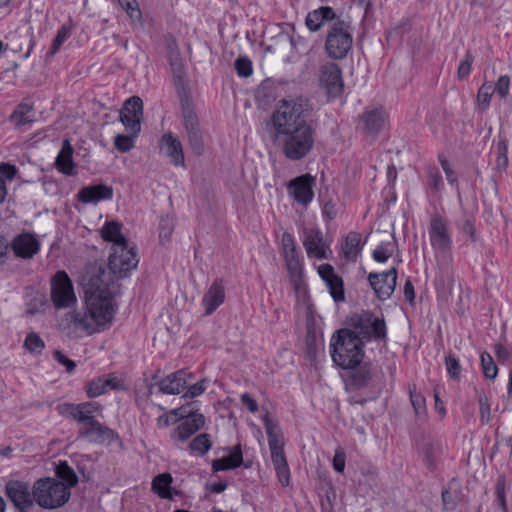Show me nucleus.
<instances>
[{"instance_id": "obj_33", "label": "nucleus", "mask_w": 512, "mask_h": 512, "mask_svg": "<svg viewBox=\"0 0 512 512\" xmlns=\"http://www.w3.org/2000/svg\"><path fill=\"white\" fill-rule=\"evenodd\" d=\"M361 245V235L357 232H350L345 240L342 250L348 260L356 259Z\"/></svg>"}, {"instance_id": "obj_55", "label": "nucleus", "mask_w": 512, "mask_h": 512, "mask_svg": "<svg viewBox=\"0 0 512 512\" xmlns=\"http://www.w3.org/2000/svg\"><path fill=\"white\" fill-rule=\"evenodd\" d=\"M472 62H473V57L468 52L465 56V59L463 61H461L460 65L458 67L457 76H458L459 80H463L469 75Z\"/></svg>"}, {"instance_id": "obj_64", "label": "nucleus", "mask_w": 512, "mask_h": 512, "mask_svg": "<svg viewBox=\"0 0 512 512\" xmlns=\"http://www.w3.org/2000/svg\"><path fill=\"white\" fill-rule=\"evenodd\" d=\"M281 244H282V251H283V253L291 252V251L296 250V245H295L294 238L288 232H284L282 234Z\"/></svg>"}, {"instance_id": "obj_29", "label": "nucleus", "mask_w": 512, "mask_h": 512, "mask_svg": "<svg viewBox=\"0 0 512 512\" xmlns=\"http://www.w3.org/2000/svg\"><path fill=\"white\" fill-rule=\"evenodd\" d=\"M121 228L122 225L119 222H106L101 228V237L105 241L112 242V248L117 246L118 243L125 244L127 243V240L121 233Z\"/></svg>"}, {"instance_id": "obj_19", "label": "nucleus", "mask_w": 512, "mask_h": 512, "mask_svg": "<svg viewBox=\"0 0 512 512\" xmlns=\"http://www.w3.org/2000/svg\"><path fill=\"white\" fill-rule=\"evenodd\" d=\"M160 149L169 158L171 164L175 166L185 165L182 143L174 134L169 132L161 137Z\"/></svg>"}, {"instance_id": "obj_7", "label": "nucleus", "mask_w": 512, "mask_h": 512, "mask_svg": "<svg viewBox=\"0 0 512 512\" xmlns=\"http://www.w3.org/2000/svg\"><path fill=\"white\" fill-rule=\"evenodd\" d=\"M349 324L354 329L352 332L362 341L385 340L387 336L386 324L383 318H379L371 312L361 311L349 317Z\"/></svg>"}, {"instance_id": "obj_3", "label": "nucleus", "mask_w": 512, "mask_h": 512, "mask_svg": "<svg viewBox=\"0 0 512 512\" xmlns=\"http://www.w3.org/2000/svg\"><path fill=\"white\" fill-rule=\"evenodd\" d=\"M61 413L73 420L83 423L79 434L82 437H94L95 441L111 439L114 436L113 430L103 426L95 419V413L101 411V405L97 402H83L79 404H64Z\"/></svg>"}, {"instance_id": "obj_47", "label": "nucleus", "mask_w": 512, "mask_h": 512, "mask_svg": "<svg viewBox=\"0 0 512 512\" xmlns=\"http://www.w3.org/2000/svg\"><path fill=\"white\" fill-rule=\"evenodd\" d=\"M457 227L465 234L469 235L470 238L475 240V227H474V217L466 212L463 213L461 219L456 222Z\"/></svg>"}, {"instance_id": "obj_24", "label": "nucleus", "mask_w": 512, "mask_h": 512, "mask_svg": "<svg viewBox=\"0 0 512 512\" xmlns=\"http://www.w3.org/2000/svg\"><path fill=\"white\" fill-rule=\"evenodd\" d=\"M113 196V188L105 184L87 186L77 194V198L84 204L97 203L102 200H110Z\"/></svg>"}, {"instance_id": "obj_63", "label": "nucleus", "mask_w": 512, "mask_h": 512, "mask_svg": "<svg viewBox=\"0 0 512 512\" xmlns=\"http://www.w3.org/2000/svg\"><path fill=\"white\" fill-rule=\"evenodd\" d=\"M333 468L340 473L345 469V453L341 448H338L335 451L333 458Z\"/></svg>"}, {"instance_id": "obj_15", "label": "nucleus", "mask_w": 512, "mask_h": 512, "mask_svg": "<svg viewBox=\"0 0 512 512\" xmlns=\"http://www.w3.org/2000/svg\"><path fill=\"white\" fill-rule=\"evenodd\" d=\"M320 84L328 94L336 96L343 90V80L340 67L333 62L325 63L320 68Z\"/></svg>"}, {"instance_id": "obj_38", "label": "nucleus", "mask_w": 512, "mask_h": 512, "mask_svg": "<svg viewBox=\"0 0 512 512\" xmlns=\"http://www.w3.org/2000/svg\"><path fill=\"white\" fill-rule=\"evenodd\" d=\"M409 393H410V401L413 406L415 415L420 419L425 418L426 411H427L425 398L420 393H418L416 391L415 385L410 386Z\"/></svg>"}, {"instance_id": "obj_14", "label": "nucleus", "mask_w": 512, "mask_h": 512, "mask_svg": "<svg viewBox=\"0 0 512 512\" xmlns=\"http://www.w3.org/2000/svg\"><path fill=\"white\" fill-rule=\"evenodd\" d=\"M143 112V102L137 97L129 98L121 111L120 120L122 124L136 136L141 129V116Z\"/></svg>"}, {"instance_id": "obj_57", "label": "nucleus", "mask_w": 512, "mask_h": 512, "mask_svg": "<svg viewBox=\"0 0 512 512\" xmlns=\"http://www.w3.org/2000/svg\"><path fill=\"white\" fill-rule=\"evenodd\" d=\"M206 379H203L188 387V390L183 395L184 398H194L201 395L206 390Z\"/></svg>"}, {"instance_id": "obj_26", "label": "nucleus", "mask_w": 512, "mask_h": 512, "mask_svg": "<svg viewBox=\"0 0 512 512\" xmlns=\"http://www.w3.org/2000/svg\"><path fill=\"white\" fill-rule=\"evenodd\" d=\"M72 154L73 147L68 140H65L55 160V166L58 171L68 176L76 174V165L73 161Z\"/></svg>"}, {"instance_id": "obj_23", "label": "nucleus", "mask_w": 512, "mask_h": 512, "mask_svg": "<svg viewBox=\"0 0 512 512\" xmlns=\"http://www.w3.org/2000/svg\"><path fill=\"white\" fill-rule=\"evenodd\" d=\"M225 300V289L222 280L216 279L202 298L205 315H211Z\"/></svg>"}, {"instance_id": "obj_50", "label": "nucleus", "mask_w": 512, "mask_h": 512, "mask_svg": "<svg viewBox=\"0 0 512 512\" xmlns=\"http://www.w3.org/2000/svg\"><path fill=\"white\" fill-rule=\"evenodd\" d=\"M134 135L119 134L114 138L115 147L121 152H128L133 148Z\"/></svg>"}, {"instance_id": "obj_48", "label": "nucleus", "mask_w": 512, "mask_h": 512, "mask_svg": "<svg viewBox=\"0 0 512 512\" xmlns=\"http://www.w3.org/2000/svg\"><path fill=\"white\" fill-rule=\"evenodd\" d=\"M71 34V28L67 25H63L57 32V35L52 43L50 54L54 55L58 52L61 45L69 38Z\"/></svg>"}, {"instance_id": "obj_44", "label": "nucleus", "mask_w": 512, "mask_h": 512, "mask_svg": "<svg viewBox=\"0 0 512 512\" xmlns=\"http://www.w3.org/2000/svg\"><path fill=\"white\" fill-rule=\"evenodd\" d=\"M24 347L30 352V353H41L43 349L45 348L44 341L41 339V337L35 333L30 332L27 334L25 340H24Z\"/></svg>"}, {"instance_id": "obj_58", "label": "nucleus", "mask_w": 512, "mask_h": 512, "mask_svg": "<svg viewBox=\"0 0 512 512\" xmlns=\"http://www.w3.org/2000/svg\"><path fill=\"white\" fill-rule=\"evenodd\" d=\"M170 65L172 67L173 73L180 80L183 74V63L177 52H171Z\"/></svg>"}, {"instance_id": "obj_51", "label": "nucleus", "mask_w": 512, "mask_h": 512, "mask_svg": "<svg viewBox=\"0 0 512 512\" xmlns=\"http://www.w3.org/2000/svg\"><path fill=\"white\" fill-rule=\"evenodd\" d=\"M505 477L499 476L496 482V495H497V501L499 506L501 507V510L503 512H507V504L505 499Z\"/></svg>"}, {"instance_id": "obj_22", "label": "nucleus", "mask_w": 512, "mask_h": 512, "mask_svg": "<svg viewBox=\"0 0 512 512\" xmlns=\"http://www.w3.org/2000/svg\"><path fill=\"white\" fill-rule=\"evenodd\" d=\"M191 379V374L179 370L166 376L159 382V390L165 394H180Z\"/></svg>"}, {"instance_id": "obj_12", "label": "nucleus", "mask_w": 512, "mask_h": 512, "mask_svg": "<svg viewBox=\"0 0 512 512\" xmlns=\"http://www.w3.org/2000/svg\"><path fill=\"white\" fill-rule=\"evenodd\" d=\"M5 494L12 504L20 511H29L35 502L34 485L19 480H10L5 485Z\"/></svg>"}, {"instance_id": "obj_6", "label": "nucleus", "mask_w": 512, "mask_h": 512, "mask_svg": "<svg viewBox=\"0 0 512 512\" xmlns=\"http://www.w3.org/2000/svg\"><path fill=\"white\" fill-rule=\"evenodd\" d=\"M35 502L44 509L62 507L70 498L68 487L54 478H40L34 483Z\"/></svg>"}, {"instance_id": "obj_56", "label": "nucleus", "mask_w": 512, "mask_h": 512, "mask_svg": "<svg viewBox=\"0 0 512 512\" xmlns=\"http://www.w3.org/2000/svg\"><path fill=\"white\" fill-rule=\"evenodd\" d=\"M131 18H138L141 14L136 0H118Z\"/></svg>"}, {"instance_id": "obj_60", "label": "nucleus", "mask_w": 512, "mask_h": 512, "mask_svg": "<svg viewBox=\"0 0 512 512\" xmlns=\"http://www.w3.org/2000/svg\"><path fill=\"white\" fill-rule=\"evenodd\" d=\"M54 359L59 362L61 365H63L67 372L71 373L74 371L76 364L73 360L66 357L61 351L56 350L53 353Z\"/></svg>"}, {"instance_id": "obj_20", "label": "nucleus", "mask_w": 512, "mask_h": 512, "mask_svg": "<svg viewBox=\"0 0 512 512\" xmlns=\"http://www.w3.org/2000/svg\"><path fill=\"white\" fill-rule=\"evenodd\" d=\"M303 245L309 257L326 259L327 246L324 242L322 232L318 229H305Z\"/></svg>"}, {"instance_id": "obj_9", "label": "nucleus", "mask_w": 512, "mask_h": 512, "mask_svg": "<svg viewBox=\"0 0 512 512\" xmlns=\"http://www.w3.org/2000/svg\"><path fill=\"white\" fill-rule=\"evenodd\" d=\"M352 42L350 24L344 20H337L328 30L325 49L331 58L342 59L351 49Z\"/></svg>"}, {"instance_id": "obj_43", "label": "nucleus", "mask_w": 512, "mask_h": 512, "mask_svg": "<svg viewBox=\"0 0 512 512\" xmlns=\"http://www.w3.org/2000/svg\"><path fill=\"white\" fill-rule=\"evenodd\" d=\"M481 366L485 378L493 380L496 378L498 368L489 353L483 352L481 354Z\"/></svg>"}, {"instance_id": "obj_1", "label": "nucleus", "mask_w": 512, "mask_h": 512, "mask_svg": "<svg viewBox=\"0 0 512 512\" xmlns=\"http://www.w3.org/2000/svg\"><path fill=\"white\" fill-rule=\"evenodd\" d=\"M310 105L306 98L280 99L270 118L273 141L286 158L297 161L314 146V131L309 121Z\"/></svg>"}, {"instance_id": "obj_8", "label": "nucleus", "mask_w": 512, "mask_h": 512, "mask_svg": "<svg viewBox=\"0 0 512 512\" xmlns=\"http://www.w3.org/2000/svg\"><path fill=\"white\" fill-rule=\"evenodd\" d=\"M428 233L438 262L448 263L451 260L452 238L447 221L434 214L430 220Z\"/></svg>"}, {"instance_id": "obj_36", "label": "nucleus", "mask_w": 512, "mask_h": 512, "mask_svg": "<svg viewBox=\"0 0 512 512\" xmlns=\"http://www.w3.org/2000/svg\"><path fill=\"white\" fill-rule=\"evenodd\" d=\"M172 476L168 473L159 474L152 482L153 490L162 498H171L170 484Z\"/></svg>"}, {"instance_id": "obj_45", "label": "nucleus", "mask_w": 512, "mask_h": 512, "mask_svg": "<svg viewBox=\"0 0 512 512\" xmlns=\"http://www.w3.org/2000/svg\"><path fill=\"white\" fill-rule=\"evenodd\" d=\"M493 92L494 90L491 84L484 83L479 88L477 94V106L480 110H485L489 107Z\"/></svg>"}, {"instance_id": "obj_40", "label": "nucleus", "mask_w": 512, "mask_h": 512, "mask_svg": "<svg viewBox=\"0 0 512 512\" xmlns=\"http://www.w3.org/2000/svg\"><path fill=\"white\" fill-rule=\"evenodd\" d=\"M371 378L372 374L370 367L367 364H365L351 374L350 381L354 387L361 388L366 386L371 380Z\"/></svg>"}, {"instance_id": "obj_11", "label": "nucleus", "mask_w": 512, "mask_h": 512, "mask_svg": "<svg viewBox=\"0 0 512 512\" xmlns=\"http://www.w3.org/2000/svg\"><path fill=\"white\" fill-rule=\"evenodd\" d=\"M51 300L56 309L73 306L76 301L73 283L65 271H58L51 279Z\"/></svg>"}, {"instance_id": "obj_39", "label": "nucleus", "mask_w": 512, "mask_h": 512, "mask_svg": "<svg viewBox=\"0 0 512 512\" xmlns=\"http://www.w3.org/2000/svg\"><path fill=\"white\" fill-rule=\"evenodd\" d=\"M211 446L210 435L207 433L197 435L189 444L190 450L200 455H205L211 449Z\"/></svg>"}, {"instance_id": "obj_25", "label": "nucleus", "mask_w": 512, "mask_h": 512, "mask_svg": "<svg viewBox=\"0 0 512 512\" xmlns=\"http://www.w3.org/2000/svg\"><path fill=\"white\" fill-rule=\"evenodd\" d=\"M14 253L21 258H32L40 249L39 241L29 233L18 235L12 244Z\"/></svg>"}, {"instance_id": "obj_28", "label": "nucleus", "mask_w": 512, "mask_h": 512, "mask_svg": "<svg viewBox=\"0 0 512 512\" xmlns=\"http://www.w3.org/2000/svg\"><path fill=\"white\" fill-rule=\"evenodd\" d=\"M243 463L242 450L240 445H236L231 451L230 455L215 459L212 462V469L214 472L234 469Z\"/></svg>"}, {"instance_id": "obj_30", "label": "nucleus", "mask_w": 512, "mask_h": 512, "mask_svg": "<svg viewBox=\"0 0 512 512\" xmlns=\"http://www.w3.org/2000/svg\"><path fill=\"white\" fill-rule=\"evenodd\" d=\"M10 120L17 128H21L33 122L34 113L32 106L27 103L19 104L12 113Z\"/></svg>"}, {"instance_id": "obj_35", "label": "nucleus", "mask_w": 512, "mask_h": 512, "mask_svg": "<svg viewBox=\"0 0 512 512\" xmlns=\"http://www.w3.org/2000/svg\"><path fill=\"white\" fill-rule=\"evenodd\" d=\"M56 476L61 479L70 491L78 483V476L75 471L67 464V462H60L56 467Z\"/></svg>"}, {"instance_id": "obj_52", "label": "nucleus", "mask_w": 512, "mask_h": 512, "mask_svg": "<svg viewBox=\"0 0 512 512\" xmlns=\"http://www.w3.org/2000/svg\"><path fill=\"white\" fill-rule=\"evenodd\" d=\"M235 69L240 77H248L252 74V63L247 58H238L235 61Z\"/></svg>"}, {"instance_id": "obj_31", "label": "nucleus", "mask_w": 512, "mask_h": 512, "mask_svg": "<svg viewBox=\"0 0 512 512\" xmlns=\"http://www.w3.org/2000/svg\"><path fill=\"white\" fill-rule=\"evenodd\" d=\"M181 115L182 123L185 130L200 127L198 116L195 112L194 106L188 99H181Z\"/></svg>"}, {"instance_id": "obj_37", "label": "nucleus", "mask_w": 512, "mask_h": 512, "mask_svg": "<svg viewBox=\"0 0 512 512\" xmlns=\"http://www.w3.org/2000/svg\"><path fill=\"white\" fill-rule=\"evenodd\" d=\"M190 148L195 155H201L204 152L203 134L200 127L191 130H185Z\"/></svg>"}, {"instance_id": "obj_2", "label": "nucleus", "mask_w": 512, "mask_h": 512, "mask_svg": "<svg viewBox=\"0 0 512 512\" xmlns=\"http://www.w3.org/2000/svg\"><path fill=\"white\" fill-rule=\"evenodd\" d=\"M86 289V309L70 314L76 329L88 335L96 333L111 323L115 303L114 296L119 285L102 266H91L84 278Z\"/></svg>"}, {"instance_id": "obj_62", "label": "nucleus", "mask_w": 512, "mask_h": 512, "mask_svg": "<svg viewBox=\"0 0 512 512\" xmlns=\"http://www.w3.org/2000/svg\"><path fill=\"white\" fill-rule=\"evenodd\" d=\"M479 408H480V420L483 424H486L490 420V405L488 403L487 398L484 396H480L479 398Z\"/></svg>"}, {"instance_id": "obj_54", "label": "nucleus", "mask_w": 512, "mask_h": 512, "mask_svg": "<svg viewBox=\"0 0 512 512\" xmlns=\"http://www.w3.org/2000/svg\"><path fill=\"white\" fill-rule=\"evenodd\" d=\"M510 87V79L507 75H502L499 77L497 83L493 90L501 97L506 98L509 94Z\"/></svg>"}, {"instance_id": "obj_49", "label": "nucleus", "mask_w": 512, "mask_h": 512, "mask_svg": "<svg viewBox=\"0 0 512 512\" xmlns=\"http://www.w3.org/2000/svg\"><path fill=\"white\" fill-rule=\"evenodd\" d=\"M447 372L451 379L459 380L461 365L453 354H448L445 358Z\"/></svg>"}, {"instance_id": "obj_41", "label": "nucleus", "mask_w": 512, "mask_h": 512, "mask_svg": "<svg viewBox=\"0 0 512 512\" xmlns=\"http://www.w3.org/2000/svg\"><path fill=\"white\" fill-rule=\"evenodd\" d=\"M286 269L288 271L290 281L293 287L298 290L303 284L302 280V265L300 259H297L292 262L285 263Z\"/></svg>"}, {"instance_id": "obj_16", "label": "nucleus", "mask_w": 512, "mask_h": 512, "mask_svg": "<svg viewBox=\"0 0 512 512\" xmlns=\"http://www.w3.org/2000/svg\"><path fill=\"white\" fill-rule=\"evenodd\" d=\"M315 178L310 174H305L291 180L288 186L289 194L295 201L302 205H307L313 199V187Z\"/></svg>"}, {"instance_id": "obj_32", "label": "nucleus", "mask_w": 512, "mask_h": 512, "mask_svg": "<svg viewBox=\"0 0 512 512\" xmlns=\"http://www.w3.org/2000/svg\"><path fill=\"white\" fill-rule=\"evenodd\" d=\"M365 129L369 134L375 135L384 125V115L380 110H372L362 115Z\"/></svg>"}, {"instance_id": "obj_17", "label": "nucleus", "mask_w": 512, "mask_h": 512, "mask_svg": "<svg viewBox=\"0 0 512 512\" xmlns=\"http://www.w3.org/2000/svg\"><path fill=\"white\" fill-rule=\"evenodd\" d=\"M205 425V417L201 413H193L171 431L170 437L175 443L187 441Z\"/></svg>"}, {"instance_id": "obj_21", "label": "nucleus", "mask_w": 512, "mask_h": 512, "mask_svg": "<svg viewBox=\"0 0 512 512\" xmlns=\"http://www.w3.org/2000/svg\"><path fill=\"white\" fill-rule=\"evenodd\" d=\"M125 389L123 382L113 374L103 375L89 381L86 385V392L90 398L98 397L109 390Z\"/></svg>"}, {"instance_id": "obj_27", "label": "nucleus", "mask_w": 512, "mask_h": 512, "mask_svg": "<svg viewBox=\"0 0 512 512\" xmlns=\"http://www.w3.org/2000/svg\"><path fill=\"white\" fill-rule=\"evenodd\" d=\"M335 13L331 7L323 6L312 12L306 17V25L312 32L318 31L325 22L334 19Z\"/></svg>"}, {"instance_id": "obj_4", "label": "nucleus", "mask_w": 512, "mask_h": 512, "mask_svg": "<svg viewBox=\"0 0 512 512\" xmlns=\"http://www.w3.org/2000/svg\"><path fill=\"white\" fill-rule=\"evenodd\" d=\"M333 362L343 369H354L362 361L363 343L350 329H340L331 338Z\"/></svg>"}, {"instance_id": "obj_53", "label": "nucleus", "mask_w": 512, "mask_h": 512, "mask_svg": "<svg viewBox=\"0 0 512 512\" xmlns=\"http://www.w3.org/2000/svg\"><path fill=\"white\" fill-rule=\"evenodd\" d=\"M159 236L161 240H169L173 232V221L169 216L162 217L159 226Z\"/></svg>"}, {"instance_id": "obj_13", "label": "nucleus", "mask_w": 512, "mask_h": 512, "mask_svg": "<svg viewBox=\"0 0 512 512\" xmlns=\"http://www.w3.org/2000/svg\"><path fill=\"white\" fill-rule=\"evenodd\" d=\"M397 269L392 267L386 272L370 273L368 282L380 300H387L396 287Z\"/></svg>"}, {"instance_id": "obj_34", "label": "nucleus", "mask_w": 512, "mask_h": 512, "mask_svg": "<svg viewBox=\"0 0 512 512\" xmlns=\"http://www.w3.org/2000/svg\"><path fill=\"white\" fill-rule=\"evenodd\" d=\"M443 446L440 443H426L422 448L424 461L429 468H434L443 454Z\"/></svg>"}, {"instance_id": "obj_18", "label": "nucleus", "mask_w": 512, "mask_h": 512, "mask_svg": "<svg viewBox=\"0 0 512 512\" xmlns=\"http://www.w3.org/2000/svg\"><path fill=\"white\" fill-rule=\"evenodd\" d=\"M318 273L325 282L333 300L343 302L345 300L343 280L335 273L333 266L327 263L322 264L318 267Z\"/></svg>"}, {"instance_id": "obj_46", "label": "nucleus", "mask_w": 512, "mask_h": 512, "mask_svg": "<svg viewBox=\"0 0 512 512\" xmlns=\"http://www.w3.org/2000/svg\"><path fill=\"white\" fill-rule=\"evenodd\" d=\"M394 252V244L393 243H386L381 244L377 246L373 253V259L379 263H385L393 254Z\"/></svg>"}, {"instance_id": "obj_61", "label": "nucleus", "mask_w": 512, "mask_h": 512, "mask_svg": "<svg viewBox=\"0 0 512 512\" xmlns=\"http://www.w3.org/2000/svg\"><path fill=\"white\" fill-rule=\"evenodd\" d=\"M428 177H429V185L436 191L440 190L443 185V181H442V176H441L440 172L438 171V169L430 168L429 172H428Z\"/></svg>"}, {"instance_id": "obj_59", "label": "nucleus", "mask_w": 512, "mask_h": 512, "mask_svg": "<svg viewBox=\"0 0 512 512\" xmlns=\"http://www.w3.org/2000/svg\"><path fill=\"white\" fill-rule=\"evenodd\" d=\"M439 161H440L443 171L445 172L448 182L451 185H456L457 184V175H456L455 171L451 168L448 160L445 159L444 157L440 156Z\"/></svg>"}, {"instance_id": "obj_5", "label": "nucleus", "mask_w": 512, "mask_h": 512, "mask_svg": "<svg viewBox=\"0 0 512 512\" xmlns=\"http://www.w3.org/2000/svg\"><path fill=\"white\" fill-rule=\"evenodd\" d=\"M263 423L268 437L271 460L277 477L282 486L290 482V470L284 454V436L277 422L271 419L268 413L263 417Z\"/></svg>"}, {"instance_id": "obj_10", "label": "nucleus", "mask_w": 512, "mask_h": 512, "mask_svg": "<svg viewBox=\"0 0 512 512\" xmlns=\"http://www.w3.org/2000/svg\"><path fill=\"white\" fill-rule=\"evenodd\" d=\"M138 262L134 247H129L128 243H118L117 246L112 248L108 263L109 271L106 272L110 273L113 280L114 276L125 278L137 267Z\"/></svg>"}, {"instance_id": "obj_42", "label": "nucleus", "mask_w": 512, "mask_h": 512, "mask_svg": "<svg viewBox=\"0 0 512 512\" xmlns=\"http://www.w3.org/2000/svg\"><path fill=\"white\" fill-rule=\"evenodd\" d=\"M457 483L451 481L449 487L442 491L443 506L446 510H453L458 503Z\"/></svg>"}]
</instances>
